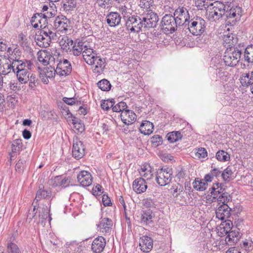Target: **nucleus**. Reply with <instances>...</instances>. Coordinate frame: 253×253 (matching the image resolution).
I'll return each instance as SVG.
<instances>
[{"instance_id":"nucleus-17","label":"nucleus","mask_w":253,"mask_h":253,"mask_svg":"<svg viewBox=\"0 0 253 253\" xmlns=\"http://www.w3.org/2000/svg\"><path fill=\"white\" fill-rule=\"evenodd\" d=\"M137 217L138 221L142 225H147L153 222V215L150 210L142 211Z\"/></svg>"},{"instance_id":"nucleus-23","label":"nucleus","mask_w":253,"mask_h":253,"mask_svg":"<svg viewBox=\"0 0 253 253\" xmlns=\"http://www.w3.org/2000/svg\"><path fill=\"white\" fill-rule=\"evenodd\" d=\"M35 41L37 44L41 47L46 48L49 46L51 42L50 36L46 35L44 36L43 35L40 34L36 35L35 37Z\"/></svg>"},{"instance_id":"nucleus-32","label":"nucleus","mask_w":253,"mask_h":253,"mask_svg":"<svg viewBox=\"0 0 253 253\" xmlns=\"http://www.w3.org/2000/svg\"><path fill=\"white\" fill-rule=\"evenodd\" d=\"M166 137L169 143H174L181 140L183 135L179 131H173L169 132Z\"/></svg>"},{"instance_id":"nucleus-50","label":"nucleus","mask_w":253,"mask_h":253,"mask_svg":"<svg viewBox=\"0 0 253 253\" xmlns=\"http://www.w3.org/2000/svg\"><path fill=\"white\" fill-rule=\"evenodd\" d=\"M40 19L41 20L39 21V23L40 25V28L42 29H49V27H52V24H48V22H49L48 19L45 16H41Z\"/></svg>"},{"instance_id":"nucleus-45","label":"nucleus","mask_w":253,"mask_h":253,"mask_svg":"<svg viewBox=\"0 0 253 253\" xmlns=\"http://www.w3.org/2000/svg\"><path fill=\"white\" fill-rule=\"evenodd\" d=\"M127 108L126 103L123 101H121L117 103L116 105L113 106L112 110L113 112H120L125 111Z\"/></svg>"},{"instance_id":"nucleus-56","label":"nucleus","mask_w":253,"mask_h":253,"mask_svg":"<svg viewBox=\"0 0 253 253\" xmlns=\"http://www.w3.org/2000/svg\"><path fill=\"white\" fill-rule=\"evenodd\" d=\"M39 217L42 218V222L43 221V220H46L48 217H49V220L51 219L49 213L46 209L42 210V212H40L39 214Z\"/></svg>"},{"instance_id":"nucleus-18","label":"nucleus","mask_w":253,"mask_h":253,"mask_svg":"<svg viewBox=\"0 0 253 253\" xmlns=\"http://www.w3.org/2000/svg\"><path fill=\"white\" fill-rule=\"evenodd\" d=\"M132 188L137 194H141L146 191L147 188V183L143 178H136L133 182Z\"/></svg>"},{"instance_id":"nucleus-57","label":"nucleus","mask_w":253,"mask_h":253,"mask_svg":"<svg viewBox=\"0 0 253 253\" xmlns=\"http://www.w3.org/2000/svg\"><path fill=\"white\" fill-rule=\"evenodd\" d=\"M25 163H26V161L25 160H24L23 159H20L19 160V161H18V162L17 163V164H16V166H15L16 170L20 172L22 170Z\"/></svg>"},{"instance_id":"nucleus-10","label":"nucleus","mask_w":253,"mask_h":253,"mask_svg":"<svg viewBox=\"0 0 253 253\" xmlns=\"http://www.w3.org/2000/svg\"><path fill=\"white\" fill-rule=\"evenodd\" d=\"M142 20L143 27L145 29H150L157 26L159 18L156 13L151 12L145 15H142Z\"/></svg>"},{"instance_id":"nucleus-21","label":"nucleus","mask_w":253,"mask_h":253,"mask_svg":"<svg viewBox=\"0 0 253 253\" xmlns=\"http://www.w3.org/2000/svg\"><path fill=\"white\" fill-rule=\"evenodd\" d=\"M153 240L150 237L143 236L139 242L140 249L144 252H149L153 248Z\"/></svg>"},{"instance_id":"nucleus-26","label":"nucleus","mask_w":253,"mask_h":253,"mask_svg":"<svg viewBox=\"0 0 253 253\" xmlns=\"http://www.w3.org/2000/svg\"><path fill=\"white\" fill-rule=\"evenodd\" d=\"M73 41L67 36H63L59 41V44L63 50L66 52H71L73 45Z\"/></svg>"},{"instance_id":"nucleus-15","label":"nucleus","mask_w":253,"mask_h":253,"mask_svg":"<svg viewBox=\"0 0 253 253\" xmlns=\"http://www.w3.org/2000/svg\"><path fill=\"white\" fill-rule=\"evenodd\" d=\"M215 213L216 216L218 219L223 220L230 217L231 210L227 204H222L216 210Z\"/></svg>"},{"instance_id":"nucleus-1","label":"nucleus","mask_w":253,"mask_h":253,"mask_svg":"<svg viewBox=\"0 0 253 253\" xmlns=\"http://www.w3.org/2000/svg\"><path fill=\"white\" fill-rule=\"evenodd\" d=\"M187 29L194 36H200L205 31L206 22L200 17L191 19L186 24Z\"/></svg>"},{"instance_id":"nucleus-43","label":"nucleus","mask_w":253,"mask_h":253,"mask_svg":"<svg viewBox=\"0 0 253 253\" xmlns=\"http://www.w3.org/2000/svg\"><path fill=\"white\" fill-rule=\"evenodd\" d=\"M98 87L103 91H108L110 90L111 84L106 79H103L97 83Z\"/></svg>"},{"instance_id":"nucleus-2","label":"nucleus","mask_w":253,"mask_h":253,"mask_svg":"<svg viewBox=\"0 0 253 253\" xmlns=\"http://www.w3.org/2000/svg\"><path fill=\"white\" fill-rule=\"evenodd\" d=\"M13 59V61L12 64H6L4 66V68L5 69V68H6L7 71H2V74L3 75H6L10 73L11 70L12 71V72L15 73L16 72H18L24 70H29L31 69L32 65V63L31 61L25 60V61L24 62L18 59Z\"/></svg>"},{"instance_id":"nucleus-33","label":"nucleus","mask_w":253,"mask_h":253,"mask_svg":"<svg viewBox=\"0 0 253 253\" xmlns=\"http://www.w3.org/2000/svg\"><path fill=\"white\" fill-rule=\"evenodd\" d=\"M22 146L21 139H16L13 141V143L11 145L12 152L10 154L11 158L15 156L16 154L20 151Z\"/></svg>"},{"instance_id":"nucleus-52","label":"nucleus","mask_w":253,"mask_h":253,"mask_svg":"<svg viewBox=\"0 0 253 253\" xmlns=\"http://www.w3.org/2000/svg\"><path fill=\"white\" fill-rule=\"evenodd\" d=\"M223 16L221 15V13H218L216 10L212 8L210 9L209 11V17L210 19H212L213 20H218L219 18L222 17Z\"/></svg>"},{"instance_id":"nucleus-51","label":"nucleus","mask_w":253,"mask_h":253,"mask_svg":"<svg viewBox=\"0 0 253 253\" xmlns=\"http://www.w3.org/2000/svg\"><path fill=\"white\" fill-rule=\"evenodd\" d=\"M43 75H45L48 78H53L55 73H56V69H55L54 67H52L50 66L49 67H47L45 68V71H44Z\"/></svg>"},{"instance_id":"nucleus-19","label":"nucleus","mask_w":253,"mask_h":253,"mask_svg":"<svg viewBox=\"0 0 253 253\" xmlns=\"http://www.w3.org/2000/svg\"><path fill=\"white\" fill-rule=\"evenodd\" d=\"M105 245L106 240L104 238L99 236L93 241L91 245L92 251L95 253H100L103 251Z\"/></svg>"},{"instance_id":"nucleus-3","label":"nucleus","mask_w":253,"mask_h":253,"mask_svg":"<svg viewBox=\"0 0 253 253\" xmlns=\"http://www.w3.org/2000/svg\"><path fill=\"white\" fill-rule=\"evenodd\" d=\"M241 54V50L237 47L227 48L224 52L223 58L225 64L230 67L236 65L240 59Z\"/></svg>"},{"instance_id":"nucleus-22","label":"nucleus","mask_w":253,"mask_h":253,"mask_svg":"<svg viewBox=\"0 0 253 253\" xmlns=\"http://www.w3.org/2000/svg\"><path fill=\"white\" fill-rule=\"evenodd\" d=\"M121 16L117 12H110L106 16L107 23L110 27H115L119 25L121 22Z\"/></svg>"},{"instance_id":"nucleus-49","label":"nucleus","mask_w":253,"mask_h":253,"mask_svg":"<svg viewBox=\"0 0 253 253\" xmlns=\"http://www.w3.org/2000/svg\"><path fill=\"white\" fill-rule=\"evenodd\" d=\"M7 253H21L18 246L14 243H8L7 246Z\"/></svg>"},{"instance_id":"nucleus-38","label":"nucleus","mask_w":253,"mask_h":253,"mask_svg":"<svg viewBox=\"0 0 253 253\" xmlns=\"http://www.w3.org/2000/svg\"><path fill=\"white\" fill-rule=\"evenodd\" d=\"M216 158L220 162H226L229 161L230 155L224 150H219L216 153Z\"/></svg>"},{"instance_id":"nucleus-5","label":"nucleus","mask_w":253,"mask_h":253,"mask_svg":"<svg viewBox=\"0 0 253 253\" xmlns=\"http://www.w3.org/2000/svg\"><path fill=\"white\" fill-rule=\"evenodd\" d=\"M242 8L237 5H226L225 18L226 21L231 25H233L235 22L240 20L242 15Z\"/></svg>"},{"instance_id":"nucleus-8","label":"nucleus","mask_w":253,"mask_h":253,"mask_svg":"<svg viewBox=\"0 0 253 253\" xmlns=\"http://www.w3.org/2000/svg\"><path fill=\"white\" fill-rule=\"evenodd\" d=\"M173 16L179 26L186 27V24L190 20V16L187 9L184 7H179L174 11Z\"/></svg>"},{"instance_id":"nucleus-28","label":"nucleus","mask_w":253,"mask_h":253,"mask_svg":"<svg viewBox=\"0 0 253 253\" xmlns=\"http://www.w3.org/2000/svg\"><path fill=\"white\" fill-rule=\"evenodd\" d=\"M153 125L148 121H144L140 125L139 130L144 135H149L153 131Z\"/></svg>"},{"instance_id":"nucleus-42","label":"nucleus","mask_w":253,"mask_h":253,"mask_svg":"<svg viewBox=\"0 0 253 253\" xmlns=\"http://www.w3.org/2000/svg\"><path fill=\"white\" fill-rule=\"evenodd\" d=\"M240 82L242 85L247 86L249 85H251L253 82L249 73L243 74L240 77Z\"/></svg>"},{"instance_id":"nucleus-4","label":"nucleus","mask_w":253,"mask_h":253,"mask_svg":"<svg viewBox=\"0 0 253 253\" xmlns=\"http://www.w3.org/2000/svg\"><path fill=\"white\" fill-rule=\"evenodd\" d=\"M174 16L171 14H166L162 19L160 27L166 34H172L179 27L177 22H176Z\"/></svg>"},{"instance_id":"nucleus-61","label":"nucleus","mask_w":253,"mask_h":253,"mask_svg":"<svg viewBox=\"0 0 253 253\" xmlns=\"http://www.w3.org/2000/svg\"><path fill=\"white\" fill-rule=\"evenodd\" d=\"M251 242H249L247 240L243 242L242 245L241 244L242 247V250H243L247 253V251L250 250L251 248Z\"/></svg>"},{"instance_id":"nucleus-37","label":"nucleus","mask_w":253,"mask_h":253,"mask_svg":"<svg viewBox=\"0 0 253 253\" xmlns=\"http://www.w3.org/2000/svg\"><path fill=\"white\" fill-rule=\"evenodd\" d=\"M72 124L74 125V128L80 133L83 132L84 129V123L79 119L75 117H72Z\"/></svg>"},{"instance_id":"nucleus-40","label":"nucleus","mask_w":253,"mask_h":253,"mask_svg":"<svg viewBox=\"0 0 253 253\" xmlns=\"http://www.w3.org/2000/svg\"><path fill=\"white\" fill-rule=\"evenodd\" d=\"M183 186L178 183L172 185V187L169 189L170 193L175 198L177 197L180 195V193L183 191Z\"/></svg>"},{"instance_id":"nucleus-7","label":"nucleus","mask_w":253,"mask_h":253,"mask_svg":"<svg viewBox=\"0 0 253 253\" xmlns=\"http://www.w3.org/2000/svg\"><path fill=\"white\" fill-rule=\"evenodd\" d=\"M127 29L131 32L138 33L143 27L142 15L129 16L126 22Z\"/></svg>"},{"instance_id":"nucleus-14","label":"nucleus","mask_w":253,"mask_h":253,"mask_svg":"<svg viewBox=\"0 0 253 253\" xmlns=\"http://www.w3.org/2000/svg\"><path fill=\"white\" fill-rule=\"evenodd\" d=\"M120 116L122 122L126 125L133 124L136 119V115L134 112L127 109L122 111Z\"/></svg>"},{"instance_id":"nucleus-16","label":"nucleus","mask_w":253,"mask_h":253,"mask_svg":"<svg viewBox=\"0 0 253 253\" xmlns=\"http://www.w3.org/2000/svg\"><path fill=\"white\" fill-rule=\"evenodd\" d=\"M78 181L83 187H87L92 183V176L87 171L83 170L78 175Z\"/></svg>"},{"instance_id":"nucleus-39","label":"nucleus","mask_w":253,"mask_h":253,"mask_svg":"<svg viewBox=\"0 0 253 253\" xmlns=\"http://www.w3.org/2000/svg\"><path fill=\"white\" fill-rule=\"evenodd\" d=\"M29 78V87L31 89L35 90L36 86L39 85L40 81L36 75L33 73L31 74Z\"/></svg>"},{"instance_id":"nucleus-13","label":"nucleus","mask_w":253,"mask_h":253,"mask_svg":"<svg viewBox=\"0 0 253 253\" xmlns=\"http://www.w3.org/2000/svg\"><path fill=\"white\" fill-rule=\"evenodd\" d=\"M84 48L82 54L84 61L89 65L95 64L97 58L96 52L92 48H86V46H84Z\"/></svg>"},{"instance_id":"nucleus-41","label":"nucleus","mask_w":253,"mask_h":253,"mask_svg":"<svg viewBox=\"0 0 253 253\" xmlns=\"http://www.w3.org/2000/svg\"><path fill=\"white\" fill-rule=\"evenodd\" d=\"M208 184L204 181V180H198L196 179L193 183V187L197 190L200 191H204L207 187Z\"/></svg>"},{"instance_id":"nucleus-11","label":"nucleus","mask_w":253,"mask_h":253,"mask_svg":"<svg viewBox=\"0 0 253 253\" xmlns=\"http://www.w3.org/2000/svg\"><path fill=\"white\" fill-rule=\"evenodd\" d=\"M72 153L74 158L78 160L84 155L85 147L83 142L77 138L73 140Z\"/></svg>"},{"instance_id":"nucleus-6","label":"nucleus","mask_w":253,"mask_h":253,"mask_svg":"<svg viewBox=\"0 0 253 253\" xmlns=\"http://www.w3.org/2000/svg\"><path fill=\"white\" fill-rule=\"evenodd\" d=\"M172 178V169L168 167L159 169L156 174L157 183L161 186H164L169 184Z\"/></svg>"},{"instance_id":"nucleus-60","label":"nucleus","mask_w":253,"mask_h":253,"mask_svg":"<svg viewBox=\"0 0 253 253\" xmlns=\"http://www.w3.org/2000/svg\"><path fill=\"white\" fill-rule=\"evenodd\" d=\"M63 100L65 103L70 105H72L74 104H77V105H79V104H81V102H76L74 98H67L65 97H63Z\"/></svg>"},{"instance_id":"nucleus-53","label":"nucleus","mask_w":253,"mask_h":253,"mask_svg":"<svg viewBox=\"0 0 253 253\" xmlns=\"http://www.w3.org/2000/svg\"><path fill=\"white\" fill-rule=\"evenodd\" d=\"M216 74L222 80L226 81L228 79L229 73L223 69H218Z\"/></svg>"},{"instance_id":"nucleus-12","label":"nucleus","mask_w":253,"mask_h":253,"mask_svg":"<svg viewBox=\"0 0 253 253\" xmlns=\"http://www.w3.org/2000/svg\"><path fill=\"white\" fill-rule=\"evenodd\" d=\"M72 71V66L67 59L60 61L56 67V74L60 76L69 75Z\"/></svg>"},{"instance_id":"nucleus-62","label":"nucleus","mask_w":253,"mask_h":253,"mask_svg":"<svg viewBox=\"0 0 253 253\" xmlns=\"http://www.w3.org/2000/svg\"><path fill=\"white\" fill-rule=\"evenodd\" d=\"M102 202L104 206H110L112 205V203L110 198L108 195L104 194L102 196Z\"/></svg>"},{"instance_id":"nucleus-35","label":"nucleus","mask_w":253,"mask_h":253,"mask_svg":"<svg viewBox=\"0 0 253 253\" xmlns=\"http://www.w3.org/2000/svg\"><path fill=\"white\" fill-rule=\"evenodd\" d=\"M83 44L84 42L82 41L77 42H75L74 45H72L71 48V51L73 54L75 56H79L81 53H83Z\"/></svg>"},{"instance_id":"nucleus-44","label":"nucleus","mask_w":253,"mask_h":253,"mask_svg":"<svg viewBox=\"0 0 253 253\" xmlns=\"http://www.w3.org/2000/svg\"><path fill=\"white\" fill-rule=\"evenodd\" d=\"M63 7L64 10L69 11L75 8L77 6V0H65Z\"/></svg>"},{"instance_id":"nucleus-29","label":"nucleus","mask_w":253,"mask_h":253,"mask_svg":"<svg viewBox=\"0 0 253 253\" xmlns=\"http://www.w3.org/2000/svg\"><path fill=\"white\" fill-rule=\"evenodd\" d=\"M43 188V186L42 185L39 186V189L37 192L36 196L34 200V203L35 202L37 203L42 198L49 199L50 198L51 192L44 190Z\"/></svg>"},{"instance_id":"nucleus-47","label":"nucleus","mask_w":253,"mask_h":253,"mask_svg":"<svg viewBox=\"0 0 253 253\" xmlns=\"http://www.w3.org/2000/svg\"><path fill=\"white\" fill-rule=\"evenodd\" d=\"M115 103V101L114 99L103 100L101 102V107L104 110H108L110 108H113Z\"/></svg>"},{"instance_id":"nucleus-25","label":"nucleus","mask_w":253,"mask_h":253,"mask_svg":"<svg viewBox=\"0 0 253 253\" xmlns=\"http://www.w3.org/2000/svg\"><path fill=\"white\" fill-rule=\"evenodd\" d=\"M232 227L233 224L230 220H225L220 224L219 229H218V235L222 237L228 234L232 230Z\"/></svg>"},{"instance_id":"nucleus-54","label":"nucleus","mask_w":253,"mask_h":253,"mask_svg":"<svg viewBox=\"0 0 253 253\" xmlns=\"http://www.w3.org/2000/svg\"><path fill=\"white\" fill-rule=\"evenodd\" d=\"M207 156V152L205 148H199L198 151L195 153V157L198 158H204Z\"/></svg>"},{"instance_id":"nucleus-9","label":"nucleus","mask_w":253,"mask_h":253,"mask_svg":"<svg viewBox=\"0 0 253 253\" xmlns=\"http://www.w3.org/2000/svg\"><path fill=\"white\" fill-rule=\"evenodd\" d=\"M70 21L65 16L61 15L56 17L53 21L52 28L57 31L66 33L70 25Z\"/></svg>"},{"instance_id":"nucleus-34","label":"nucleus","mask_w":253,"mask_h":253,"mask_svg":"<svg viewBox=\"0 0 253 253\" xmlns=\"http://www.w3.org/2000/svg\"><path fill=\"white\" fill-rule=\"evenodd\" d=\"M212 8L216 10L218 13H221V15L225 17L226 11V5L223 2L216 1L213 3L211 4Z\"/></svg>"},{"instance_id":"nucleus-58","label":"nucleus","mask_w":253,"mask_h":253,"mask_svg":"<svg viewBox=\"0 0 253 253\" xmlns=\"http://www.w3.org/2000/svg\"><path fill=\"white\" fill-rule=\"evenodd\" d=\"M96 62V66L99 67V68L103 70L105 67V60L104 58H101L99 56H97V58L95 59Z\"/></svg>"},{"instance_id":"nucleus-24","label":"nucleus","mask_w":253,"mask_h":253,"mask_svg":"<svg viewBox=\"0 0 253 253\" xmlns=\"http://www.w3.org/2000/svg\"><path fill=\"white\" fill-rule=\"evenodd\" d=\"M241 237V235L239 232V229L235 228L227 234L225 241L228 244H234L237 243L239 241Z\"/></svg>"},{"instance_id":"nucleus-20","label":"nucleus","mask_w":253,"mask_h":253,"mask_svg":"<svg viewBox=\"0 0 253 253\" xmlns=\"http://www.w3.org/2000/svg\"><path fill=\"white\" fill-rule=\"evenodd\" d=\"M224 185L218 182L214 183L212 187L210 188V193L208 195L207 200L209 201L213 199V197L218 196L223 192H225V189L223 187Z\"/></svg>"},{"instance_id":"nucleus-48","label":"nucleus","mask_w":253,"mask_h":253,"mask_svg":"<svg viewBox=\"0 0 253 253\" xmlns=\"http://www.w3.org/2000/svg\"><path fill=\"white\" fill-rule=\"evenodd\" d=\"M233 174L231 168L228 166L221 173V177L224 181H229Z\"/></svg>"},{"instance_id":"nucleus-63","label":"nucleus","mask_w":253,"mask_h":253,"mask_svg":"<svg viewBox=\"0 0 253 253\" xmlns=\"http://www.w3.org/2000/svg\"><path fill=\"white\" fill-rule=\"evenodd\" d=\"M230 210H231V215H238L242 211L241 208L239 205L236 206L233 208H230Z\"/></svg>"},{"instance_id":"nucleus-55","label":"nucleus","mask_w":253,"mask_h":253,"mask_svg":"<svg viewBox=\"0 0 253 253\" xmlns=\"http://www.w3.org/2000/svg\"><path fill=\"white\" fill-rule=\"evenodd\" d=\"M62 177V176L61 175H58L51 179L50 184L55 187L60 186V182L61 181Z\"/></svg>"},{"instance_id":"nucleus-30","label":"nucleus","mask_w":253,"mask_h":253,"mask_svg":"<svg viewBox=\"0 0 253 253\" xmlns=\"http://www.w3.org/2000/svg\"><path fill=\"white\" fill-rule=\"evenodd\" d=\"M18 81L22 84H25L29 81V77L32 73L28 70H24L16 72Z\"/></svg>"},{"instance_id":"nucleus-59","label":"nucleus","mask_w":253,"mask_h":253,"mask_svg":"<svg viewBox=\"0 0 253 253\" xmlns=\"http://www.w3.org/2000/svg\"><path fill=\"white\" fill-rule=\"evenodd\" d=\"M36 206H34L33 210H30L28 212L27 217V221H28L29 223L31 222V220L36 216L37 213V211H36Z\"/></svg>"},{"instance_id":"nucleus-27","label":"nucleus","mask_w":253,"mask_h":253,"mask_svg":"<svg viewBox=\"0 0 253 253\" xmlns=\"http://www.w3.org/2000/svg\"><path fill=\"white\" fill-rule=\"evenodd\" d=\"M112 225V220L109 218L105 217L101 219L100 223L97 225V227L102 232L107 233L111 232Z\"/></svg>"},{"instance_id":"nucleus-36","label":"nucleus","mask_w":253,"mask_h":253,"mask_svg":"<svg viewBox=\"0 0 253 253\" xmlns=\"http://www.w3.org/2000/svg\"><path fill=\"white\" fill-rule=\"evenodd\" d=\"M245 60L248 63H253V44L248 45L244 51Z\"/></svg>"},{"instance_id":"nucleus-46","label":"nucleus","mask_w":253,"mask_h":253,"mask_svg":"<svg viewBox=\"0 0 253 253\" xmlns=\"http://www.w3.org/2000/svg\"><path fill=\"white\" fill-rule=\"evenodd\" d=\"M163 141L162 137L158 134L155 135L151 138V142L152 146L155 147H157L162 144Z\"/></svg>"},{"instance_id":"nucleus-64","label":"nucleus","mask_w":253,"mask_h":253,"mask_svg":"<svg viewBox=\"0 0 253 253\" xmlns=\"http://www.w3.org/2000/svg\"><path fill=\"white\" fill-rule=\"evenodd\" d=\"M42 16V13H37L35 14L32 17L31 20V23L33 24V23H39V21L41 20V17Z\"/></svg>"},{"instance_id":"nucleus-31","label":"nucleus","mask_w":253,"mask_h":253,"mask_svg":"<svg viewBox=\"0 0 253 253\" xmlns=\"http://www.w3.org/2000/svg\"><path fill=\"white\" fill-rule=\"evenodd\" d=\"M231 200V197L230 196V195L225 191L221 193L218 196L213 197V199L211 200H209V202L212 203L215 202L217 200L218 202H221L223 204H227L226 203Z\"/></svg>"}]
</instances>
